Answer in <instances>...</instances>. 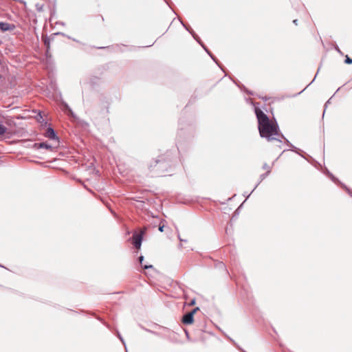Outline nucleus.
<instances>
[{"label":"nucleus","mask_w":352,"mask_h":352,"mask_svg":"<svg viewBox=\"0 0 352 352\" xmlns=\"http://www.w3.org/2000/svg\"><path fill=\"white\" fill-rule=\"evenodd\" d=\"M131 243L133 246L137 249H140L143 241V233L138 234L134 233L131 238Z\"/></svg>","instance_id":"nucleus-3"},{"label":"nucleus","mask_w":352,"mask_h":352,"mask_svg":"<svg viewBox=\"0 0 352 352\" xmlns=\"http://www.w3.org/2000/svg\"><path fill=\"white\" fill-rule=\"evenodd\" d=\"M252 104L258 121L260 136L265 138L268 142L276 140L282 142L280 138L274 137V135L280 137L281 133L276 120L274 119V121H271L267 114L257 106L258 103H252Z\"/></svg>","instance_id":"nucleus-1"},{"label":"nucleus","mask_w":352,"mask_h":352,"mask_svg":"<svg viewBox=\"0 0 352 352\" xmlns=\"http://www.w3.org/2000/svg\"><path fill=\"white\" fill-rule=\"evenodd\" d=\"M224 336L229 340L240 351L245 352L232 338L224 333Z\"/></svg>","instance_id":"nucleus-18"},{"label":"nucleus","mask_w":352,"mask_h":352,"mask_svg":"<svg viewBox=\"0 0 352 352\" xmlns=\"http://www.w3.org/2000/svg\"><path fill=\"white\" fill-rule=\"evenodd\" d=\"M3 78V75L0 74V79Z\"/></svg>","instance_id":"nucleus-55"},{"label":"nucleus","mask_w":352,"mask_h":352,"mask_svg":"<svg viewBox=\"0 0 352 352\" xmlns=\"http://www.w3.org/2000/svg\"><path fill=\"white\" fill-rule=\"evenodd\" d=\"M199 45L203 47V49H204L206 52H208V48L205 45V44H204L203 42L200 43V44H199Z\"/></svg>","instance_id":"nucleus-38"},{"label":"nucleus","mask_w":352,"mask_h":352,"mask_svg":"<svg viewBox=\"0 0 352 352\" xmlns=\"http://www.w3.org/2000/svg\"><path fill=\"white\" fill-rule=\"evenodd\" d=\"M293 23L295 24L296 25H298V19L293 20Z\"/></svg>","instance_id":"nucleus-49"},{"label":"nucleus","mask_w":352,"mask_h":352,"mask_svg":"<svg viewBox=\"0 0 352 352\" xmlns=\"http://www.w3.org/2000/svg\"><path fill=\"white\" fill-rule=\"evenodd\" d=\"M185 333L188 339H189V333L187 330H185Z\"/></svg>","instance_id":"nucleus-48"},{"label":"nucleus","mask_w":352,"mask_h":352,"mask_svg":"<svg viewBox=\"0 0 352 352\" xmlns=\"http://www.w3.org/2000/svg\"><path fill=\"white\" fill-rule=\"evenodd\" d=\"M164 1L167 3V4H168V0H164Z\"/></svg>","instance_id":"nucleus-57"},{"label":"nucleus","mask_w":352,"mask_h":352,"mask_svg":"<svg viewBox=\"0 0 352 352\" xmlns=\"http://www.w3.org/2000/svg\"><path fill=\"white\" fill-rule=\"evenodd\" d=\"M331 98H329L327 102L326 103L324 104V113L325 112V110H326V108L327 107V105L330 103V100H331Z\"/></svg>","instance_id":"nucleus-40"},{"label":"nucleus","mask_w":352,"mask_h":352,"mask_svg":"<svg viewBox=\"0 0 352 352\" xmlns=\"http://www.w3.org/2000/svg\"><path fill=\"white\" fill-rule=\"evenodd\" d=\"M55 12H56V11H55V9L54 8L53 10H51V16L54 15Z\"/></svg>","instance_id":"nucleus-47"},{"label":"nucleus","mask_w":352,"mask_h":352,"mask_svg":"<svg viewBox=\"0 0 352 352\" xmlns=\"http://www.w3.org/2000/svg\"><path fill=\"white\" fill-rule=\"evenodd\" d=\"M206 52L210 56L212 60L221 68V69L225 72L223 68V65L221 64L219 60L212 54V53L209 50H208V52Z\"/></svg>","instance_id":"nucleus-13"},{"label":"nucleus","mask_w":352,"mask_h":352,"mask_svg":"<svg viewBox=\"0 0 352 352\" xmlns=\"http://www.w3.org/2000/svg\"><path fill=\"white\" fill-rule=\"evenodd\" d=\"M144 259V257L143 255H140L138 257V262L141 265L142 269H144V270L153 269V266L152 265H144L143 264Z\"/></svg>","instance_id":"nucleus-14"},{"label":"nucleus","mask_w":352,"mask_h":352,"mask_svg":"<svg viewBox=\"0 0 352 352\" xmlns=\"http://www.w3.org/2000/svg\"><path fill=\"white\" fill-rule=\"evenodd\" d=\"M61 108H62V110L67 116H69L70 117H72V118H76L75 113L73 112L72 109L70 108V107L69 106V104L66 102L63 101L61 102Z\"/></svg>","instance_id":"nucleus-9"},{"label":"nucleus","mask_w":352,"mask_h":352,"mask_svg":"<svg viewBox=\"0 0 352 352\" xmlns=\"http://www.w3.org/2000/svg\"><path fill=\"white\" fill-rule=\"evenodd\" d=\"M195 302H196V300H195V298H194V299H192V300H190V304H189V305H194L195 304Z\"/></svg>","instance_id":"nucleus-44"},{"label":"nucleus","mask_w":352,"mask_h":352,"mask_svg":"<svg viewBox=\"0 0 352 352\" xmlns=\"http://www.w3.org/2000/svg\"><path fill=\"white\" fill-rule=\"evenodd\" d=\"M262 100H263L264 101H267V97H260Z\"/></svg>","instance_id":"nucleus-51"},{"label":"nucleus","mask_w":352,"mask_h":352,"mask_svg":"<svg viewBox=\"0 0 352 352\" xmlns=\"http://www.w3.org/2000/svg\"><path fill=\"white\" fill-rule=\"evenodd\" d=\"M262 168H263V169H265L267 170H271L270 166L267 163H264Z\"/></svg>","instance_id":"nucleus-35"},{"label":"nucleus","mask_w":352,"mask_h":352,"mask_svg":"<svg viewBox=\"0 0 352 352\" xmlns=\"http://www.w3.org/2000/svg\"><path fill=\"white\" fill-rule=\"evenodd\" d=\"M16 28V25L13 23H9L4 21H0V31L1 32H11Z\"/></svg>","instance_id":"nucleus-6"},{"label":"nucleus","mask_w":352,"mask_h":352,"mask_svg":"<svg viewBox=\"0 0 352 352\" xmlns=\"http://www.w3.org/2000/svg\"><path fill=\"white\" fill-rule=\"evenodd\" d=\"M56 35H62L64 36H67L68 38H71L70 36H67L65 33L60 32L53 34L52 35H51L50 37H48L47 36H46L43 38L44 45L46 48L50 49V41H51V40L54 39V38Z\"/></svg>","instance_id":"nucleus-5"},{"label":"nucleus","mask_w":352,"mask_h":352,"mask_svg":"<svg viewBox=\"0 0 352 352\" xmlns=\"http://www.w3.org/2000/svg\"><path fill=\"white\" fill-rule=\"evenodd\" d=\"M334 49H335V50H336V51H337L340 54L343 55L342 52L340 50V49L339 48V47H338L337 45L334 47Z\"/></svg>","instance_id":"nucleus-37"},{"label":"nucleus","mask_w":352,"mask_h":352,"mask_svg":"<svg viewBox=\"0 0 352 352\" xmlns=\"http://www.w3.org/2000/svg\"><path fill=\"white\" fill-rule=\"evenodd\" d=\"M172 154V152L167 151L164 155L159 156L157 159L155 160L154 164L149 165V169L152 170L156 168L158 173L168 172L171 166Z\"/></svg>","instance_id":"nucleus-2"},{"label":"nucleus","mask_w":352,"mask_h":352,"mask_svg":"<svg viewBox=\"0 0 352 352\" xmlns=\"http://www.w3.org/2000/svg\"><path fill=\"white\" fill-rule=\"evenodd\" d=\"M162 223V221L160 222L158 228L159 231L161 232H164V228L165 227L164 224H163Z\"/></svg>","instance_id":"nucleus-32"},{"label":"nucleus","mask_w":352,"mask_h":352,"mask_svg":"<svg viewBox=\"0 0 352 352\" xmlns=\"http://www.w3.org/2000/svg\"><path fill=\"white\" fill-rule=\"evenodd\" d=\"M177 149L179 151V144H177Z\"/></svg>","instance_id":"nucleus-53"},{"label":"nucleus","mask_w":352,"mask_h":352,"mask_svg":"<svg viewBox=\"0 0 352 352\" xmlns=\"http://www.w3.org/2000/svg\"><path fill=\"white\" fill-rule=\"evenodd\" d=\"M0 267H3V268L6 269V267H4V266H3V265H1V264H0Z\"/></svg>","instance_id":"nucleus-52"},{"label":"nucleus","mask_w":352,"mask_h":352,"mask_svg":"<svg viewBox=\"0 0 352 352\" xmlns=\"http://www.w3.org/2000/svg\"><path fill=\"white\" fill-rule=\"evenodd\" d=\"M232 81L234 82V83L241 90V91H245V93H247L249 95H251V96H253L254 94L252 91L248 90L242 83H241L238 80H232Z\"/></svg>","instance_id":"nucleus-12"},{"label":"nucleus","mask_w":352,"mask_h":352,"mask_svg":"<svg viewBox=\"0 0 352 352\" xmlns=\"http://www.w3.org/2000/svg\"><path fill=\"white\" fill-rule=\"evenodd\" d=\"M199 310V307H195L192 310H191L190 311H189L190 314H192V316H194L195 314L197 313V311Z\"/></svg>","instance_id":"nucleus-33"},{"label":"nucleus","mask_w":352,"mask_h":352,"mask_svg":"<svg viewBox=\"0 0 352 352\" xmlns=\"http://www.w3.org/2000/svg\"><path fill=\"white\" fill-rule=\"evenodd\" d=\"M232 81L234 82V83L241 90V91H245V93H247L249 95H251V96H253L254 94L252 91L248 90L242 83H241L238 80H232Z\"/></svg>","instance_id":"nucleus-11"},{"label":"nucleus","mask_w":352,"mask_h":352,"mask_svg":"<svg viewBox=\"0 0 352 352\" xmlns=\"http://www.w3.org/2000/svg\"><path fill=\"white\" fill-rule=\"evenodd\" d=\"M141 327L142 328V329H144V331H147V332H148V333H152V334H153V335H155V336H160V333H157V332H156V331H154L150 330V329H146V328H145V327Z\"/></svg>","instance_id":"nucleus-30"},{"label":"nucleus","mask_w":352,"mask_h":352,"mask_svg":"<svg viewBox=\"0 0 352 352\" xmlns=\"http://www.w3.org/2000/svg\"><path fill=\"white\" fill-rule=\"evenodd\" d=\"M329 177L331 179V180L334 182L335 184L339 185L340 186H341V184H342V182H341L337 177H336L332 173H329Z\"/></svg>","instance_id":"nucleus-21"},{"label":"nucleus","mask_w":352,"mask_h":352,"mask_svg":"<svg viewBox=\"0 0 352 352\" xmlns=\"http://www.w3.org/2000/svg\"><path fill=\"white\" fill-rule=\"evenodd\" d=\"M36 120L40 123H45V124H47V122L43 119L42 112L38 111L37 115L36 116Z\"/></svg>","instance_id":"nucleus-17"},{"label":"nucleus","mask_w":352,"mask_h":352,"mask_svg":"<svg viewBox=\"0 0 352 352\" xmlns=\"http://www.w3.org/2000/svg\"><path fill=\"white\" fill-rule=\"evenodd\" d=\"M36 8L38 12H41L43 10V5H40V4L37 3V4H36Z\"/></svg>","instance_id":"nucleus-36"},{"label":"nucleus","mask_w":352,"mask_h":352,"mask_svg":"<svg viewBox=\"0 0 352 352\" xmlns=\"http://www.w3.org/2000/svg\"><path fill=\"white\" fill-rule=\"evenodd\" d=\"M141 327L142 328V329H144V331H147V332H148V333H152V334H153V335H155V336H160V333H157V332H156V331H154L150 330V329H146V328H145V327Z\"/></svg>","instance_id":"nucleus-28"},{"label":"nucleus","mask_w":352,"mask_h":352,"mask_svg":"<svg viewBox=\"0 0 352 352\" xmlns=\"http://www.w3.org/2000/svg\"><path fill=\"white\" fill-rule=\"evenodd\" d=\"M270 173H271V170H268L265 173H263L260 175V179H259L258 182L254 186V189H256L258 187V186L260 184V183L263 180H264L270 175Z\"/></svg>","instance_id":"nucleus-15"},{"label":"nucleus","mask_w":352,"mask_h":352,"mask_svg":"<svg viewBox=\"0 0 352 352\" xmlns=\"http://www.w3.org/2000/svg\"><path fill=\"white\" fill-rule=\"evenodd\" d=\"M45 56L47 58L51 57V54L50 53V49H48V48H46Z\"/></svg>","instance_id":"nucleus-39"},{"label":"nucleus","mask_w":352,"mask_h":352,"mask_svg":"<svg viewBox=\"0 0 352 352\" xmlns=\"http://www.w3.org/2000/svg\"><path fill=\"white\" fill-rule=\"evenodd\" d=\"M281 139H284L285 141V143L287 144V145L290 148V150L296 153L297 154L300 155L301 157H302L303 158L306 159L307 158L301 153H300V150L299 148H298L297 147H296L295 146H294L285 136L283 133H280V135L279 137Z\"/></svg>","instance_id":"nucleus-7"},{"label":"nucleus","mask_w":352,"mask_h":352,"mask_svg":"<svg viewBox=\"0 0 352 352\" xmlns=\"http://www.w3.org/2000/svg\"><path fill=\"white\" fill-rule=\"evenodd\" d=\"M182 322L186 325L192 324L194 322V316L190 312L186 313L182 318Z\"/></svg>","instance_id":"nucleus-10"},{"label":"nucleus","mask_w":352,"mask_h":352,"mask_svg":"<svg viewBox=\"0 0 352 352\" xmlns=\"http://www.w3.org/2000/svg\"><path fill=\"white\" fill-rule=\"evenodd\" d=\"M245 200L235 210V211L234 212V214L232 217L231 220H234L237 218V217L239 216V214L241 212V208H243V204L245 203Z\"/></svg>","instance_id":"nucleus-16"},{"label":"nucleus","mask_w":352,"mask_h":352,"mask_svg":"<svg viewBox=\"0 0 352 352\" xmlns=\"http://www.w3.org/2000/svg\"><path fill=\"white\" fill-rule=\"evenodd\" d=\"M254 190H255V189H254V188H253V190L250 192V193L248 194L247 192H244V193L243 194V195L244 197H245V198H246V199H245V200L250 197V195H251V194L254 191Z\"/></svg>","instance_id":"nucleus-34"},{"label":"nucleus","mask_w":352,"mask_h":352,"mask_svg":"<svg viewBox=\"0 0 352 352\" xmlns=\"http://www.w3.org/2000/svg\"><path fill=\"white\" fill-rule=\"evenodd\" d=\"M8 132V128L3 125V122L0 120V136L5 135Z\"/></svg>","instance_id":"nucleus-20"},{"label":"nucleus","mask_w":352,"mask_h":352,"mask_svg":"<svg viewBox=\"0 0 352 352\" xmlns=\"http://www.w3.org/2000/svg\"><path fill=\"white\" fill-rule=\"evenodd\" d=\"M341 188H342L343 189H344L346 190V192L349 194V196H351L352 197V189L349 188V187H347L344 184H341V186H340Z\"/></svg>","instance_id":"nucleus-23"},{"label":"nucleus","mask_w":352,"mask_h":352,"mask_svg":"<svg viewBox=\"0 0 352 352\" xmlns=\"http://www.w3.org/2000/svg\"><path fill=\"white\" fill-rule=\"evenodd\" d=\"M33 148H34V149L45 148L47 150L53 151V146L51 144H50L45 142L34 143L33 144Z\"/></svg>","instance_id":"nucleus-8"},{"label":"nucleus","mask_w":352,"mask_h":352,"mask_svg":"<svg viewBox=\"0 0 352 352\" xmlns=\"http://www.w3.org/2000/svg\"><path fill=\"white\" fill-rule=\"evenodd\" d=\"M73 41L78 42V41H76L75 38H73Z\"/></svg>","instance_id":"nucleus-56"},{"label":"nucleus","mask_w":352,"mask_h":352,"mask_svg":"<svg viewBox=\"0 0 352 352\" xmlns=\"http://www.w3.org/2000/svg\"><path fill=\"white\" fill-rule=\"evenodd\" d=\"M141 327L142 328V329H144V331H147V332H148V333H152V334H153V335H155V336H160V333H157V332H156V331H154L150 330V329H146V328H145V327Z\"/></svg>","instance_id":"nucleus-27"},{"label":"nucleus","mask_w":352,"mask_h":352,"mask_svg":"<svg viewBox=\"0 0 352 352\" xmlns=\"http://www.w3.org/2000/svg\"><path fill=\"white\" fill-rule=\"evenodd\" d=\"M177 237H178V239L181 241V242H186L187 241L186 239H183L181 238L179 234H177Z\"/></svg>","instance_id":"nucleus-41"},{"label":"nucleus","mask_w":352,"mask_h":352,"mask_svg":"<svg viewBox=\"0 0 352 352\" xmlns=\"http://www.w3.org/2000/svg\"><path fill=\"white\" fill-rule=\"evenodd\" d=\"M215 267L218 268L219 270H221L223 271L226 274L228 273V270L226 269V267L225 264L223 262H218L215 265Z\"/></svg>","instance_id":"nucleus-19"},{"label":"nucleus","mask_w":352,"mask_h":352,"mask_svg":"<svg viewBox=\"0 0 352 352\" xmlns=\"http://www.w3.org/2000/svg\"><path fill=\"white\" fill-rule=\"evenodd\" d=\"M180 22L182 25V26L191 34L192 35L194 30L188 25L185 24L183 21L180 20Z\"/></svg>","instance_id":"nucleus-22"},{"label":"nucleus","mask_w":352,"mask_h":352,"mask_svg":"<svg viewBox=\"0 0 352 352\" xmlns=\"http://www.w3.org/2000/svg\"><path fill=\"white\" fill-rule=\"evenodd\" d=\"M45 137L49 138L50 140H56L59 142V137L58 136L56 131L51 126V125H49L48 128L47 129L45 133Z\"/></svg>","instance_id":"nucleus-4"},{"label":"nucleus","mask_w":352,"mask_h":352,"mask_svg":"<svg viewBox=\"0 0 352 352\" xmlns=\"http://www.w3.org/2000/svg\"><path fill=\"white\" fill-rule=\"evenodd\" d=\"M56 24H59V25H65V23L63 21H58V22H56Z\"/></svg>","instance_id":"nucleus-46"},{"label":"nucleus","mask_w":352,"mask_h":352,"mask_svg":"<svg viewBox=\"0 0 352 352\" xmlns=\"http://www.w3.org/2000/svg\"><path fill=\"white\" fill-rule=\"evenodd\" d=\"M120 45H117L116 46V48H120Z\"/></svg>","instance_id":"nucleus-54"},{"label":"nucleus","mask_w":352,"mask_h":352,"mask_svg":"<svg viewBox=\"0 0 352 352\" xmlns=\"http://www.w3.org/2000/svg\"><path fill=\"white\" fill-rule=\"evenodd\" d=\"M117 336L120 339V340L122 342V343L124 344V346L125 347V349H126V346L125 341H124V338H122V336L120 335V333L118 331L117 332ZM126 351H127V350H126Z\"/></svg>","instance_id":"nucleus-26"},{"label":"nucleus","mask_w":352,"mask_h":352,"mask_svg":"<svg viewBox=\"0 0 352 352\" xmlns=\"http://www.w3.org/2000/svg\"><path fill=\"white\" fill-rule=\"evenodd\" d=\"M97 319H98V320L101 321V322H102L104 325H106L107 327H109V326L107 325V324L105 322H104V321H103L100 318L97 317Z\"/></svg>","instance_id":"nucleus-43"},{"label":"nucleus","mask_w":352,"mask_h":352,"mask_svg":"<svg viewBox=\"0 0 352 352\" xmlns=\"http://www.w3.org/2000/svg\"><path fill=\"white\" fill-rule=\"evenodd\" d=\"M95 48H97V49H105V48H110L109 46L108 47H94Z\"/></svg>","instance_id":"nucleus-45"},{"label":"nucleus","mask_w":352,"mask_h":352,"mask_svg":"<svg viewBox=\"0 0 352 352\" xmlns=\"http://www.w3.org/2000/svg\"><path fill=\"white\" fill-rule=\"evenodd\" d=\"M192 36L193 37V38L199 43L200 44V43L203 42L201 38H199V36L195 33V32H193Z\"/></svg>","instance_id":"nucleus-25"},{"label":"nucleus","mask_w":352,"mask_h":352,"mask_svg":"<svg viewBox=\"0 0 352 352\" xmlns=\"http://www.w3.org/2000/svg\"><path fill=\"white\" fill-rule=\"evenodd\" d=\"M182 133H183V129H182V128H181V129H180V130H179V136H180V135H182Z\"/></svg>","instance_id":"nucleus-50"},{"label":"nucleus","mask_w":352,"mask_h":352,"mask_svg":"<svg viewBox=\"0 0 352 352\" xmlns=\"http://www.w3.org/2000/svg\"><path fill=\"white\" fill-rule=\"evenodd\" d=\"M141 327L142 328V329H144V331H147V332H148V333H152V334H153V335H155V336H160V333H157V332H156V331H154L150 330V329H146V328H145V327Z\"/></svg>","instance_id":"nucleus-29"},{"label":"nucleus","mask_w":352,"mask_h":352,"mask_svg":"<svg viewBox=\"0 0 352 352\" xmlns=\"http://www.w3.org/2000/svg\"><path fill=\"white\" fill-rule=\"evenodd\" d=\"M324 173L329 177V173H331L327 168H325Z\"/></svg>","instance_id":"nucleus-42"},{"label":"nucleus","mask_w":352,"mask_h":352,"mask_svg":"<svg viewBox=\"0 0 352 352\" xmlns=\"http://www.w3.org/2000/svg\"><path fill=\"white\" fill-rule=\"evenodd\" d=\"M319 70H320V68H318V72H317L314 78L313 79V80L305 89H303L301 91L298 92V94L294 95V96H296L300 95L301 93H302L314 81V80H315V78H316V77Z\"/></svg>","instance_id":"nucleus-24"},{"label":"nucleus","mask_w":352,"mask_h":352,"mask_svg":"<svg viewBox=\"0 0 352 352\" xmlns=\"http://www.w3.org/2000/svg\"><path fill=\"white\" fill-rule=\"evenodd\" d=\"M344 63L348 64V65L352 64V58H350L348 55H346L345 56Z\"/></svg>","instance_id":"nucleus-31"}]
</instances>
